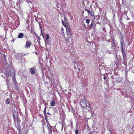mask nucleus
Segmentation results:
<instances>
[{"instance_id": "25", "label": "nucleus", "mask_w": 134, "mask_h": 134, "mask_svg": "<svg viewBox=\"0 0 134 134\" xmlns=\"http://www.w3.org/2000/svg\"><path fill=\"white\" fill-rule=\"evenodd\" d=\"M43 132L44 133V129H43Z\"/></svg>"}, {"instance_id": "5", "label": "nucleus", "mask_w": 134, "mask_h": 134, "mask_svg": "<svg viewBox=\"0 0 134 134\" xmlns=\"http://www.w3.org/2000/svg\"><path fill=\"white\" fill-rule=\"evenodd\" d=\"M30 71L31 74L33 75L34 74L36 71V68L35 67H32L30 69Z\"/></svg>"}, {"instance_id": "23", "label": "nucleus", "mask_w": 134, "mask_h": 134, "mask_svg": "<svg viewBox=\"0 0 134 134\" xmlns=\"http://www.w3.org/2000/svg\"><path fill=\"white\" fill-rule=\"evenodd\" d=\"M106 77L105 76H104L103 77V79L104 80H105L106 79Z\"/></svg>"}, {"instance_id": "12", "label": "nucleus", "mask_w": 134, "mask_h": 134, "mask_svg": "<svg viewBox=\"0 0 134 134\" xmlns=\"http://www.w3.org/2000/svg\"><path fill=\"white\" fill-rule=\"evenodd\" d=\"M93 22H92L91 24V25H90V26L89 27V29H90L92 28L93 27Z\"/></svg>"}, {"instance_id": "16", "label": "nucleus", "mask_w": 134, "mask_h": 134, "mask_svg": "<svg viewBox=\"0 0 134 134\" xmlns=\"http://www.w3.org/2000/svg\"><path fill=\"white\" fill-rule=\"evenodd\" d=\"M51 129V128L50 127L49 128V132L50 134H51L52 133V131Z\"/></svg>"}, {"instance_id": "3", "label": "nucleus", "mask_w": 134, "mask_h": 134, "mask_svg": "<svg viewBox=\"0 0 134 134\" xmlns=\"http://www.w3.org/2000/svg\"><path fill=\"white\" fill-rule=\"evenodd\" d=\"M31 44V42L29 40L27 41L25 44V47L26 48H29Z\"/></svg>"}, {"instance_id": "19", "label": "nucleus", "mask_w": 134, "mask_h": 134, "mask_svg": "<svg viewBox=\"0 0 134 134\" xmlns=\"http://www.w3.org/2000/svg\"><path fill=\"white\" fill-rule=\"evenodd\" d=\"M44 113H46V107L45 108L44 110Z\"/></svg>"}, {"instance_id": "28", "label": "nucleus", "mask_w": 134, "mask_h": 134, "mask_svg": "<svg viewBox=\"0 0 134 134\" xmlns=\"http://www.w3.org/2000/svg\"><path fill=\"white\" fill-rule=\"evenodd\" d=\"M41 33L42 34V31H41Z\"/></svg>"}, {"instance_id": "21", "label": "nucleus", "mask_w": 134, "mask_h": 134, "mask_svg": "<svg viewBox=\"0 0 134 134\" xmlns=\"http://www.w3.org/2000/svg\"><path fill=\"white\" fill-rule=\"evenodd\" d=\"M85 10L87 12H89V10H88L86 8V9H85Z\"/></svg>"}, {"instance_id": "11", "label": "nucleus", "mask_w": 134, "mask_h": 134, "mask_svg": "<svg viewBox=\"0 0 134 134\" xmlns=\"http://www.w3.org/2000/svg\"><path fill=\"white\" fill-rule=\"evenodd\" d=\"M10 100L9 99H7L6 101V103L7 104H8L9 103H10Z\"/></svg>"}, {"instance_id": "9", "label": "nucleus", "mask_w": 134, "mask_h": 134, "mask_svg": "<svg viewBox=\"0 0 134 134\" xmlns=\"http://www.w3.org/2000/svg\"><path fill=\"white\" fill-rule=\"evenodd\" d=\"M122 53L123 59L124 60H125V59L126 55L125 53H124V51L122 52Z\"/></svg>"}, {"instance_id": "26", "label": "nucleus", "mask_w": 134, "mask_h": 134, "mask_svg": "<svg viewBox=\"0 0 134 134\" xmlns=\"http://www.w3.org/2000/svg\"><path fill=\"white\" fill-rule=\"evenodd\" d=\"M84 26L85 27V28H86V25H84Z\"/></svg>"}, {"instance_id": "13", "label": "nucleus", "mask_w": 134, "mask_h": 134, "mask_svg": "<svg viewBox=\"0 0 134 134\" xmlns=\"http://www.w3.org/2000/svg\"><path fill=\"white\" fill-rule=\"evenodd\" d=\"M119 80H117V81L118 82H120L122 80L121 78H118Z\"/></svg>"}, {"instance_id": "22", "label": "nucleus", "mask_w": 134, "mask_h": 134, "mask_svg": "<svg viewBox=\"0 0 134 134\" xmlns=\"http://www.w3.org/2000/svg\"><path fill=\"white\" fill-rule=\"evenodd\" d=\"M44 115L45 116V117H46V116H47L46 113H44Z\"/></svg>"}, {"instance_id": "27", "label": "nucleus", "mask_w": 134, "mask_h": 134, "mask_svg": "<svg viewBox=\"0 0 134 134\" xmlns=\"http://www.w3.org/2000/svg\"><path fill=\"white\" fill-rule=\"evenodd\" d=\"M13 81L14 82V83H15V81L13 80Z\"/></svg>"}, {"instance_id": "10", "label": "nucleus", "mask_w": 134, "mask_h": 134, "mask_svg": "<svg viewBox=\"0 0 134 134\" xmlns=\"http://www.w3.org/2000/svg\"><path fill=\"white\" fill-rule=\"evenodd\" d=\"M46 40H48L49 38V35L48 34H46Z\"/></svg>"}, {"instance_id": "2", "label": "nucleus", "mask_w": 134, "mask_h": 134, "mask_svg": "<svg viewBox=\"0 0 134 134\" xmlns=\"http://www.w3.org/2000/svg\"><path fill=\"white\" fill-rule=\"evenodd\" d=\"M64 26L65 27L66 30V34L67 37L69 38L67 39V41H68L69 38H71L72 37L71 34L70 32V26L68 23H66V24L64 25Z\"/></svg>"}, {"instance_id": "6", "label": "nucleus", "mask_w": 134, "mask_h": 134, "mask_svg": "<svg viewBox=\"0 0 134 134\" xmlns=\"http://www.w3.org/2000/svg\"><path fill=\"white\" fill-rule=\"evenodd\" d=\"M24 36V34L23 33H20L18 36V38H22Z\"/></svg>"}, {"instance_id": "24", "label": "nucleus", "mask_w": 134, "mask_h": 134, "mask_svg": "<svg viewBox=\"0 0 134 134\" xmlns=\"http://www.w3.org/2000/svg\"><path fill=\"white\" fill-rule=\"evenodd\" d=\"M88 13H89V14L91 13V12L89 10V12H88Z\"/></svg>"}, {"instance_id": "8", "label": "nucleus", "mask_w": 134, "mask_h": 134, "mask_svg": "<svg viewBox=\"0 0 134 134\" xmlns=\"http://www.w3.org/2000/svg\"><path fill=\"white\" fill-rule=\"evenodd\" d=\"M64 29L62 27V29H61V33L63 35V36L65 38H66V37L65 36V35L64 34H63L64 32Z\"/></svg>"}, {"instance_id": "14", "label": "nucleus", "mask_w": 134, "mask_h": 134, "mask_svg": "<svg viewBox=\"0 0 134 134\" xmlns=\"http://www.w3.org/2000/svg\"><path fill=\"white\" fill-rule=\"evenodd\" d=\"M47 125L48 126V128H49V127H50L51 128V126L49 124V123L48 122H47Z\"/></svg>"}, {"instance_id": "17", "label": "nucleus", "mask_w": 134, "mask_h": 134, "mask_svg": "<svg viewBox=\"0 0 134 134\" xmlns=\"http://www.w3.org/2000/svg\"><path fill=\"white\" fill-rule=\"evenodd\" d=\"M62 23L63 24V25L64 26V25H65V24H66V23H68V22L67 21H65V23L63 21H62Z\"/></svg>"}, {"instance_id": "20", "label": "nucleus", "mask_w": 134, "mask_h": 134, "mask_svg": "<svg viewBox=\"0 0 134 134\" xmlns=\"http://www.w3.org/2000/svg\"><path fill=\"white\" fill-rule=\"evenodd\" d=\"M75 133L76 134H78V131L77 130H75Z\"/></svg>"}, {"instance_id": "7", "label": "nucleus", "mask_w": 134, "mask_h": 134, "mask_svg": "<svg viewBox=\"0 0 134 134\" xmlns=\"http://www.w3.org/2000/svg\"><path fill=\"white\" fill-rule=\"evenodd\" d=\"M55 101L53 99L50 102L51 106H53L55 105Z\"/></svg>"}, {"instance_id": "4", "label": "nucleus", "mask_w": 134, "mask_h": 134, "mask_svg": "<svg viewBox=\"0 0 134 134\" xmlns=\"http://www.w3.org/2000/svg\"><path fill=\"white\" fill-rule=\"evenodd\" d=\"M121 49V52L124 51V41L123 40H121L120 41Z\"/></svg>"}, {"instance_id": "18", "label": "nucleus", "mask_w": 134, "mask_h": 134, "mask_svg": "<svg viewBox=\"0 0 134 134\" xmlns=\"http://www.w3.org/2000/svg\"><path fill=\"white\" fill-rule=\"evenodd\" d=\"M90 14L92 16H94V14H93L92 12H91L90 13Z\"/></svg>"}, {"instance_id": "1", "label": "nucleus", "mask_w": 134, "mask_h": 134, "mask_svg": "<svg viewBox=\"0 0 134 134\" xmlns=\"http://www.w3.org/2000/svg\"><path fill=\"white\" fill-rule=\"evenodd\" d=\"M80 105L81 107L83 108L87 107V109L88 110H90L91 109V107L90 105V103L87 100V98L84 97L80 101Z\"/></svg>"}, {"instance_id": "15", "label": "nucleus", "mask_w": 134, "mask_h": 134, "mask_svg": "<svg viewBox=\"0 0 134 134\" xmlns=\"http://www.w3.org/2000/svg\"><path fill=\"white\" fill-rule=\"evenodd\" d=\"M86 22L87 23L89 24L90 23V20L88 19H86Z\"/></svg>"}]
</instances>
